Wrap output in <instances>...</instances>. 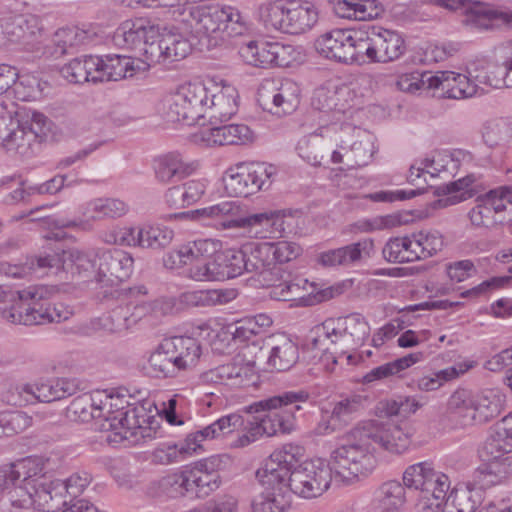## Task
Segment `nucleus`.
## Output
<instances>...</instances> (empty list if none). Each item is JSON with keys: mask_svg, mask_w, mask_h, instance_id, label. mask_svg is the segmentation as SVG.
Wrapping results in <instances>:
<instances>
[{"mask_svg": "<svg viewBox=\"0 0 512 512\" xmlns=\"http://www.w3.org/2000/svg\"><path fill=\"white\" fill-rule=\"evenodd\" d=\"M316 336L311 340L310 349L321 352L320 358L324 362L337 364L339 359L345 357L348 364H357L362 355H355L356 348L346 337L335 319H327L315 330Z\"/></svg>", "mask_w": 512, "mask_h": 512, "instance_id": "f8f14e48", "label": "nucleus"}, {"mask_svg": "<svg viewBox=\"0 0 512 512\" xmlns=\"http://www.w3.org/2000/svg\"><path fill=\"white\" fill-rule=\"evenodd\" d=\"M149 365L157 376L174 377L180 370L177 365L173 350L164 348V341L149 357Z\"/></svg>", "mask_w": 512, "mask_h": 512, "instance_id": "052dcab7", "label": "nucleus"}, {"mask_svg": "<svg viewBox=\"0 0 512 512\" xmlns=\"http://www.w3.org/2000/svg\"><path fill=\"white\" fill-rule=\"evenodd\" d=\"M465 18L462 23L481 30L492 28V21L512 22V13L490 8L481 2H469L465 8Z\"/></svg>", "mask_w": 512, "mask_h": 512, "instance_id": "e433bc0d", "label": "nucleus"}, {"mask_svg": "<svg viewBox=\"0 0 512 512\" xmlns=\"http://www.w3.org/2000/svg\"><path fill=\"white\" fill-rule=\"evenodd\" d=\"M164 348L173 350L174 358L180 370H185L197 362L201 355V346L193 337H173L164 340Z\"/></svg>", "mask_w": 512, "mask_h": 512, "instance_id": "a19ab883", "label": "nucleus"}, {"mask_svg": "<svg viewBox=\"0 0 512 512\" xmlns=\"http://www.w3.org/2000/svg\"><path fill=\"white\" fill-rule=\"evenodd\" d=\"M88 211L92 219L117 218L127 213L128 206L120 199L99 198L88 204Z\"/></svg>", "mask_w": 512, "mask_h": 512, "instance_id": "e2e57ef3", "label": "nucleus"}, {"mask_svg": "<svg viewBox=\"0 0 512 512\" xmlns=\"http://www.w3.org/2000/svg\"><path fill=\"white\" fill-rule=\"evenodd\" d=\"M503 408V397L497 391L485 390L472 395L465 389L456 390L449 398L448 410L459 418L462 426L483 424L497 417Z\"/></svg>", "mask_w": 512, "mask_h": 512, "instance_id": "6e6552de", "label": "nucleus"}, {"mask_svg": "<svg viewBox=\"0 0 512 512\" xmlns=\"http://www.w3.org/2000/svg\"><path fill=\"white\" fill-rule=\"evenodd\" d=\"M33 485L28 484L25 477L15 483L6 495L0 498V509L5 510L9 505L16 508H28L33 506L35 508L33 497Z\"/></svg>", "mask_w": 512, "mask_h": 512, "instance_id": "6e6d98bb", "label": "nucleus"}, {"mask_svg": "<svg viewBox=\"0 0 512 512\" xmlns=\"http://www.w3.org/2000/svg\"><path fill=\"white\" fill-rule=\"evenodd\" d=\"M35 136L25 130L21 125V120L12 115L7 130L0 136L1 145L9 152H14L20 156H28L32 153V145L35 143Z\"/></svg>", "mask_w": 512, "mask_h": 512, "instance_id": "4c0bfd02", "label": "nucleus"}, {"mask_svg": "<svg viewBox=\"0 0 512 512\" xmlns=\"http://www.w3.org/2000/svg\"><path fill=\"white\" fill-rule=\"evenodd\" d=\"M220 280L235 278L244 273L245 253L241 249H226L215 253Z\"/></svg>", "mask_w": 512, "mask_h": 512, "instance_id": "5fc2aeb1", "label": "nucleus"}, {"mask_svg": "<svg viewBox=\"0 0 512 512\" xmlns=\"http://www.w3.org/2000/svg\"><path fill=\"white\" fill-rule=\"evenodd\" d=\"M350 93L347 86L334 87H320L314 91L311 104L312 107L319 111L324 112H338L344 113L346 105L341 103V98H344Z\"/></svg>", "mask_w": 512, "mask_h": 512, "instance_id": "de8ad7c7", "label": "nucleus"}, {"mask_svg": "<svg viewBox=\"0 0 512 512\" xmlns=\"http://www.w3.org/2000/svg\"><path fill=\"white\" fill-rule=\"evenodd\" d=\"M476 181L473 174H469L456 181L445 183L433 188V194L440 198L433 202V208H443L458 204L471 197V185Z\"/></svg>", "mask_w": 512, "mask_h": 512, "instance_id": "c9c22d12", "label": "nucleus"}, {"mask_svg": "<svg viewBox=\"0 0 512 512\" xmlns=\"http://www.w3.org/2000/svg\"><path fill=\"white\" fill-rule=\"evenodd\" d=\"M47 82L42 81L35 75H19L13 88L15 96L21 101H35L42 97Z\"/></svg>", "mask_w": 512, "mask_h": 512, "instance_id": "bf43d9fd", "label": "nucleus"}, {"mask_svg": "<svg viewBox=\"0 0 512 512\" xmlns=\"http://www.w3.org/2000/svg\"><path fill=\"white\" fill-rule=\"evenodd\" d=\"M494 66L483 77V82L493 88H512V41L495 47Z\"/></svg>", "mask_w": 512, "mask_h": 512, "instance_id": "7c9ffc66", "label": "nucleus"}, {"mask_svg": "<svg viewBox=\"0 0 512 512\" xmlns=\"http://www.w3.org/2000/svg\"><path fill=\"white\" fill-rule=\"evenodd\" d=\"M299 86L292 80L286 79L279 86L271 84L262 85L258 90V103L272 114L283 115L293 112L299 104Z\"/></svg>", "mask_w": 512, "mask_h": 512, "instance_id": "dca6fc26", "label": "nucleus"}, {"mask_svg": "<svg viewBox=\"0 0 512 512\" xmlns=\"http://www.w3.org/2000/svg\"><path fill=\"white\" fill-rule=\"evenodd\" d=\"M195 243H205L203 246L206 252L190 258L189 276L196 281H221L216 256L214 254V243L211 240H197Z\"/></svg>", "mask_w": 512, "mask_h": 512, "instance_id": "58836bf2", "label": "nucleus"}, {"mask_svg": "<svg viewBox=\"0 0 512 512\" xmlns=\"http://www.w3.org/2000/svg\"><path fill=\"white\" fill-rule=\"evenodd\" d=\"M273 42L250 41L241 47L242 58L255 67L267 68L272 66Z\"/></svg>", "mask_w": 512, "mask_h": 512, "instance_id": "4d7b16f0", "label": "nucleus"}, {"mask_svg": "<svg viewBox=\"0 0 512 512\" xmlns=\"http://www.w3.org/2000/svg\"><path fill=\"white\" fill-rule=\"evenodd\" d=\"M444 501L448 512H478L483 507V492L480 488L467 486L447 493Z\"/></svg>", "mask_w": 512, "mask_h": 512, "instance_id": "a18cd8bd", "label": "nucleus"}, {"mask_svg": "<svg viewBox=\"0 0 512 512\" xmlns=\"http://www.w3.org/2000/svg\"><path fill=\"white\" fill-rule=\"evenodd\" d=\"M335 322L345 336L349 337L356 349L369 337L370 326L359 313H352L346 317L335 319Z\"/></svg>", "mask_w": 512, "mask_h": 512, "instance_id": "864d4df0", "label": "nucleus"}, {"mask_svg": "<svg viewBox=\"0 0 512 512\" xmlns=\"http://www.w3.org/2000/svg\"><path fill=\"white\" fill-rule=\"evenodd\" d=\"M360 407V401L356 398H344L333 403V408L329 415L340 428H344L351 423Z\"/></svg>", "mask_w": 512, "mask_h": 512, "instance_id": "774afa93", "label": "nucleus"}, {"mask_svg": "<svg viewBox=\"0 0 512 512\" xmlns=\"http://www.w3.org/2000/svg\"><path fill=\"white\" fill-rule=\"evenodd\" d=\"M38 465L35 461H31L29 457L11 464L7 469H0V498L6 495L21 477H31V473L32 476H35V473L40 471Z\"/></svg>", "mask_w": 512, "mask_h": 512, "instance_id": "3c124183", "label": "nucleus"}, {"mask_svg": "<svg viewBox=\"0 0 512 512\" xmlns=\"http://www.w3.org/2000/svg\"><path fill=\"white\" fill-rule=\"evenodd\" d=\"M173 306L172 299H157L148 303L120 306L104 319V327L112 332L128 329L146 314L152 313L155 316L165 315L172 311Z\"/></svg>", "mask_w": 512, "mask_h": 512, "instance_id": "f3484780", "label": "nucleus"}, {"mask_svg": "<svg viewBox=\"0 0 512 512\" xmlns=\"http://www.w3.org/2000/svg\"><path fill=\"white\" fill-rule=\"evenodd\" d=\"M3 32L10 42L28 45L42 36L43 26L35 15H20L8 20Z\"/></svg>", "mask_w": 512, "mask_h": 512, "instance_id": "72a5a7b5", "label": "nucleus"}, {"mask_svg": "<svg viewBox=\"0 0 512 512\" xmlns=\"http://www.w3.org/2000/svg\"><path fill=\"white\" fill-rule=\"evenodd\" d=\"M0 292V301H9L11 306L2 312L3 318L13 324L43 325L60 323L69 319L71 312L62 304H51L45 300L44 287H29L24 290Z\"/></svg>", "mask_w": 512, "mask_h": 512, "instance_id": "39448f33", "label": "nucleus"}, {"mask_svg": "<svg viewBox=\"0 0 512 512\" xmlns=\"http://www.w3.org/2000/svg\"><path fill=\"white\" fill-rule=\"evenodd\" d=\"M132 256L120 249H109L98 252V268L95 275L100 283L126 281L133 272Z\"/></svg>", "mask_w": 512, "mask_h": 512, "instance_id": "4be33fe9", "label": "nucleus"}, {"mask_svg": "<svg viewBox=\"0 0 512 512\" xmlns=\"http://www.w3.org/2000/svg\"><path fill=\"white\" fill-rule=\"evenodd\" d=\"M506 455L504 451H502L501 446L497 442H495V437H491L490 435L485 440L481 450L480 456L486 464H483L477 471L479 474L478 477L483 475L484 477L490 476L494 477V479L489 480V483H495L500 481L507 474V467L505 465H501L498 460L503 459L507 461L509 458L503 456Z\"/></svg>", "mask_w": 512, "mask_h": 512, "instance_id": "ea45409f", "label": "nucleus"}, {"mask_svg": "<svg viewBox=\"0 0 512 512\" xmlns=\"http://www.w3.org/2000/svg\"><path fill=\"white\" fill-rule=\"evenodd\" d=\"M144 412L143 406H131L128 404L126 408L114 411L112 416H108L107 420L118 421V425L122 430L119 434L127 439L130 436H136L140 424L138 422V413Z\"/></svg>", "mask_w": 512, "mask_h": 512, "instance_id": "680f3d73", "label": "nucleus"}, {"mask_svg": "<svg viewBox=\"0 0 512 512\" xmlns=\"http://www.w3.org/2000/svg\"><path fill=\"white\" fill-rule=\"evenodd\" d=\"M332 473H334L336 481H340L346 485L350 484L336 476L333 465V452L331 453L329 464L321 459L303 461L297 466V469L290 473V477L287 478L289 502L291 501L290 492L304 498H315L322 495L330 486Z\"/></svg>", "mask_w": 512, "mask_h": 512, "instance_id": "1a4fd4ad", "label": "nucleus"}, {"mask_svg": "<svg viewBox=\"0 0 512 512\" xmlns=\"http://www.w3.org/2000/svg\"><path fill=\"white\" fill-rule=\"evenodd\" d=\"M243 417L239 414L232 413L223 416L212 424L187 435L184 443L165 444L153 452V461L159 464L167 465L183 460L187 455L196 453L202 449L201 442L206 439H216L221 436L232 433L239 427L243 426Z\"/></svg>", "mask_w": 512, "mask_h": 512, "instance_id": "0eeeda50", "label": "nucleus"}, {"mask_svg": "<svg viewBox=\"0 0 512 512\" xmlns=\"http://www.w3.org/2000/svg\"><path fill=\"white\" fill-rule=\"evenodd\" d=\"M276 171L274 165L265 162L241 163L236 172L224 178L225 190L234 197H248L268 189Z\"/></svg>", "mask_w": 512, "mask_h": 512, "instance_id": "9b49d317", "label": "nucleus"}, {"mask_svg": "<svg viewBox=\"0 0 512 512\" xmlns=\"http://www.w3.org/2000/svg\"><path fill=\"white\" fill-rule=\"evenodd\" d=\"M96 33L77 26L62 27L55 31L48 43L42 47V56L58 59L73 54L79 48L94 41Z\"/></svg>", "mask_w": 512, "mask_h": 512, "instance_id": "aec40b11", "label": "nucleus"}, {"mask_svg": "<svg viewBox=\"0 0 512 512\" xmlns=\"http://www.w3.org/2000/svg\"><path fill=\"white\" fill-rule=\"evenodd\" d=\"M175 218L216 220L224 229L242 228L249 237L266 238L270 229L280 218L279 211H265L248 216L240 215V206L235 201H224L219 204L188 212L175 213Z\"/></svg>", "mask_w": 512, "mask_h": 512, "instance_id": "423d86ee", "label": "nucleus"}, {"mask_svg": "<svg viewBox=\"0 0 512 512\" xmlns=\"http://www.w3.org/2000/svg\"><path fill=\"white\" fill-rule=\"evenodd\" d=\"M79 388V382L76 379L69 378L56 379L35 385L23 384L16 387L20 400L14 404L50 403L75 394Z\"/></svg>", "mask_w": 512, "mask_h": 512, "instance_id": "a211bd4d", "label": "nucleus"}, {"mask_svg": "<svg viewBox=\"0 0 512 512\" xmlns=\"http://www.w3.org/2000/svg\"><path fill=\"white\" fill-rule=\"evenodd\" d=\"M302 457L303 448L291 443L270 455L265 466L256 472L257 494L251 502L254 512H283L289 507L287 478L302 463Z\"/></svg>", "mask_w": 512, "mask_h": 512, "instance_id": "f03ea898", "label": "nucleus"}, {"mask_svg": "<svg viewBox=\"0 0 512 512\" xmlns=\"http://www.w3.org/2000/svg\"><path fill=\"white\" fill-rule=\"evenodd\" d=\"M153 168L157 181L169 184L188 177L196 166L185 159L181 153L173 151L156 157Z\"/></svg>", "mask_w": 512, "mask_h": 512, "instance_id": "bb28decb", "label": "nucleus"}, {"mask_svg": "<svg viewBox=\"0 0 512 512\" xmlns=\"http://www.w3.org/2000/svg\"><path fill=\"white\" fill-rule=\"evenodd\" d=\"M318 21L316 6L307 0H288L285 33L300 35L311 30Z\"/></svg>", "mask_w": 512, "mask_h": 512, "instance_id": "cd10ccee", "label": "nucleus"}, {"mask_svg": "<svg viewBox=\"0 0 512 512\" xmlns=\"http://www.w3.org/2000/svg\"><path fill=\"white\" fill-rule=\"evenodd\" d=\"M287 1L266 2L258 8V18L267 31L285 33Z\"/></svg>", "mask_w": 512, "mask_h": 512, "instance_id": "09e8293b", "label": "nucleus"}, {"mask_svg": "<svg viewBox=\"0 0 512 512\" xmlns=\"http://www.w3.org/2000/svg\"><path fill=\"white\" fill-rule=\"evenodd\" d=\"M190 14L195 21L196 32L207 39L208 46L223 42L229 26L240 24L241 21L240 12L236 8L219 4L196 6Z\"/></svg>", "mask_w": 512, "mask_h": 512, "instance_id": "9d476101", "label": "nucleus"}, {"mask_svg": "<svg viewBox=\"0 0 512 512\" xmlns=\"http://www.w3.org/2000/svg\"><path fill=\"white\" fill-rule=\"evenodd\" d=\"M375 253L374 240L364 238L358 242L322 252L318 261L324 267H351L372 258Z\"/></svg>", "mask_w": 512, "mask_h": 512, "instance_id": "412c9836", "label": "nucleus"}, {"mask_svg": "<svg viewBox=\"0 0 512 512\" xmlns=\"http://www.w3.org/2000/svg\"><path fill=\"white\" fill-rule=\"evenodd\" d=\"M160 36L159 27L146 18L129 19L122 22L113 34V42L122 49L135 51L141 62H150L148 46L156 45Z\"/></svg>", "mask_w": 512, "mask_h": 512, "instance_id": "4468645a", "label": "nucleus"}, {"mask_svg": "<svg viewBox=\"0 0 512 512\" xmlns=\"http://www.w3.org/2000/svg\"><path fill=\"white\" fill-rule=\"evenodd\" d=\"M351 33L337 29L325 33L316 40L317 51L328 59L341 63H349Z\"/></svg>", "mask_w": 512, "mask_h": 512, "instance_id": "f704fd0d", "label": "nucleus"}, {"mask_svg": "<svg viewBox=\"0 0 512 512\" xmlns=\"http://www.w3.org/2000/svg\"><path fill=\"white\" fill-rule=\"evenodd\" d=\"M423 358V352H415L375 367L363 376V383L369 384L398 375L400 372L421 361Z\"/></svg>", "mask_w": 512, "mask_h": 512, "instance_id": "49530a36", "label": "nucleus"}, {"mask_svg": "<svg viewBox=\"0 0 512 512\" xmlns=\"http://www.w3.org/2000/svg\"><path fill=\"white\" fill-rule=\"evenodd\" d=\"M372 44L376 63L387 64L398 60L406 52L403 35L396 30L372 25Z\"/></svg>", "mask_w": 512, "mask_h": 512, "instance_id": "a878e982", "label": "nucleus"}, {"mask_svg": "<svg viewBox=\"0 0 512 512\" xmlns=\"http://www.w3.org/2000/svg\"><path fill=\"white\" fill-rule=\"evenodd\" d=\"M435 74L429 71L411 72L401 75L397 81V86L401 91L416 93L422 89H436L437 83L434 81Z\"/></svg>", "mask_w": 512, "mask_h": 512, "instance_id": "69168bd1", "label": "nucleus"}, {"mask_svg": "<svg viewBox=\"0 0 512 512\" xmlns=\"http://www.w3.org/2000/svg\"><path fill=\"white\" fill-rule=\"evenodd\" d=\"M404 485L419 490L421 497L430 502V505L439 507L450 490V481L446 474L436 471L431 462H420L410 465L403 474Z\"/></svg>", "mask_w": 512, "mask_h": 512, "instance_id": "ddd939ff", "label": "nucleus"}, {"mask_svg": "<svg viewBox=\"0 0 512 512\" xmlns=\"http://www.w3.org/2000/svg\"><path fill=\"white\" fill-rule=\"evenodd\" d=\"M97 66L98 69L95 73L97 76H94L97 83L130 78L138 72H145L149 69L147 62L116 54L107 55L105 58L101 57V62Z\"/></svg>", "mask_w": 512, "mask_h": 512, "instance_id": "b1692460", "label": "nucleus"}, {"mask_svg": "<svg viewBox=\"0 0 512 512\" xmlns=\"http://www.w3.org/2000/svg\"><path fill=\"white\" fill-rule=\"evenodd\" d=\"M310 396L304 389L285 391L246 407L248 414H255L253 420H248L253 440L258 435L270 437L279 432L290 433L294 429L296 413L303 409L302 405L309 401Z\"/></svg>", "mask_w": 512, "mask_h": 512, "instance_id": "20e7f679", "label": "nucleus"}, {"mask_svg": "<svg viewBox=\"0 0 512 512\" xmlns=\"http://www.w3.org/2000/svg\"><path fill=\"white\" fill-rule=\"evenodd\" d=\"M434 81L437 83V90L441 91L439 97L448 99L470 98L475 96L479 89L478 84L468 76L452 71L436 72Z\"/></svg>", "mask_w": 512, "mask_h": 512, "instance_id": "c756f323", "label": "nucleus"}, {"mask_svg": "<svg viewBox=\"0 0 512 512\" xmlns=\"http://www.w3.org/2000/svg\"><path fill=\"white\" fill-rule=\"evenodd\" d=\"M98 253L84 252L78 249L62 250V269L72 275L88 277L97 274Z\"/></svg>", "mask_w": 512, "mask_h": 512, "instance_id": "37998d69", "label": "nucleus"}, {"mask_svg": "<svg viewBox=\"0 0 512 512\" xmlns=\"http://www.w3.org/2000/svg\"><path fill=\"white\" fill-rule=\"evenodd\" d=\"M101 62V57L98 56H84L83 58H75L69 63L65 64L61 70V75L70 83H84L93 82L97 83L94 76H97L98 66Z\"/></svg>", "mask_w": 512, "mask_h": 512, "instance_id": "79ce46f5", "label": "nucleus"}, {"mask_svg": "<svg viewBox=\"0 0 512 512\" xmlns=\"http://www.w3.org/2000/svg\"><path fill=\"white\" fill-rule=\"evenodd\" d=\"M186 469L152 481L146 487V495L153 499L192 498Z\"/></svg>", "mask_w": 512, "mask_h": 512, "instance_id": "c85d7f7f", "label": "nucleus"}, {"mask_svg": "<svg viewBox=\"0 0 512 512\" xmlns=\"http://www.w3.org/2000/svg\"><path fill=\"white\" fill-rule=\"evenodd\" d=\"M177 93L182 101L186 102V113H190V119L198 123L200 119L206 117V105L209 97L203 84L188 83L182 85L178 88Z\"/></svg>", "mask_w": 512, "mask_h": 512, "instance_id": "c03bdc74", "label": "nucleus"}, {"mask_svg": "<svg viewBox=\"0 0 512 512\" xmlns=\"http://www.w3.org/2000/svg\"><path fill=\"white\" fill-rule=\"evenodd\" d=\"M268 242L260 244H246L241 252L245 253L244 272L257 275L262 285L270 287L269 296L278 301L304 300L307 291L308 280L301 277H293L283 271L270 258Z\"/></svg>", "mask_w": 512, "mask_h": 512, "instance_id": "7ed1b4c3", "label": "nucleus"}, {"mask_svg": "<svg viewBox=\"0 0 512 512\" xmlns=\"http://www.w3.org/2000/svg\"><path fill=\"white\" fill-rule=\"evenodd\" d=\"M150 48L149 68L155 64H171L186 58L191 50L189 40L175 27H165L157 38L156 45Z\"/></svg>", "mask_w": 512, "mask_h": 512, "instance_id": "6ab92c4d", "label": "nucleus"}, {"mask_svg": "<svg viewBox=\"0 0 512 512\" xmlns=\"http://www.w3.org/2000/svg\"><path fill=\"white\" fill-rule=\"evenodd\" d=\"M379 512H400L405 503V487L395 480L383 483L378 489Z\"/></svg>", "mask_w": 512, "mask_h": 512, "instance_id": "8fccbe9b", "label": "nucleus"}, {"mask_svg": "<svg viewBox=\"0 0 512 512\" xmlns=\"http://www.w3.org/2000/svg\"><path fill=\"white\" fill-rule=\"evenodd\" d=\"M238 91L234 86L223 85L211 95L210 106L206 105V116L212 125L228 121L238 111Z\"/></svg>", "mask_w": 512, "mask_h": 512, "instance_id": "473e14b6", "label": "nucleus"}, {"mask_svg": "<svg viewBox=\"0 0 512 512\" xmlns=\"http://www.w3.org/2000/svg\"><path fill=\"white\" fill-rule=\"evenodd\" d=\"M255 366L243 358H235L232 362L220 365L204 374L209 382L226 383L237 387L254 384Z\"/></svg>", "mask_w": 512, "mask_h": 512, "instance_id": "393cba45", "label": "nucleus"}, {"mask_svg": "<svg viewBox=\"0 0 512 512\" xmlns=\"http://www.w3.org/2000/svg\"><path fill=\"white\" fill-rule=\"evenodd\" d=\"M409 429L390 420H369L358 423L342 438L333 451L336 476L346 483L367 478L377 467L372 444L392 455H402L411 445Z\"/></svg>", "mask_w": 512, "mask_h": 512, "instance_id": "f257e3e1", "label": "nucleus"}, {"mask_svg": "<svg viewBox=\"0 0 512 512\" xmlns=\"http://www.w3.org/2000/svg\"><path fill=\"white\" fill-rule=\"evenodd\" d=\"M351 52L349 63L364 62V58L370 63H376L375 50L372 44V25H365L363 29L351 34Z\"/></svg>", "mask_w": 512, "mask_h": 512, "instance_id": "603ef678", "label": "nucleus"}, {"mask_svg": "<svg viewBox=\"0 0 512 512\" xmlns=\"http://www.w3.org/2000/svg\"><path fill=\"white\" fill-rule=\"evenodd\" d=\"M32 418L22 411L0 413V438L21 433L31 426Z\"/></svg>", "mask_w": 512, "mask_h": 512, "instance_id": "338daca9", "label": "nucleus"}, {"mask_svg": "<svg viewBox=\"0 0 512 512\" xmlns=\"http://www.w3.org/2000/svg\"><path fill=\"white\" fill-rule=\"evenodd\" d=\"M201 137L209 146L241 145L252 140L253 132L245 124H228L204 129Z\"/></svg>", "mask_w": 512, "mask_h": 512, "instance_id": "2f4dec72", "label": "nucleus"}, {"mask_svg": "<svg viewBox=\"0 0 512 512\" xmlns=\"http://www.w3.org/2000/svg\"><path fill=\"white\" fill-rule=\"evenodd\" d=\"M35 461L40 471L35 476L27 477L28 484L33 485V497L35 508L43 512H55L61 506L67 505V488L62 480L53 479L45 470L44 461L41 458H31Z\"/></svg>", "mask_w": 512, "mask_h": 512, "instance_id": "2eb2a0df", "label": "nucleus"}, {"mask_svg": "<svg viewBox=\"0 0 512 512\" xmlns=\"http://www.w3.org/2000/svg\"><path fill=\"white\" fill-rule=\"evenodd\" d=\"M298 155L307 163L313 166H319L322 163L324 154L329 150L324 149V142L317 135L303 137L297 144Z\"/></svg>", "mask_w": 512, "mask_h": 512, "instance_id": "0e129e2a", "label": "nucleus"}, {"mask_svg": "<svg viewBox=\"0 0 512 512\" xmlns=\"http://www.w3.org/2000/svg\"><path fill=\"white\" fill-rule=\"evenodd\" d=\"M261 350L267 356V366L278 372L291 369L299 359L297 344L285 334L267 337Z\"/></svg>", "mask_w": 512, "mask_h": 512, "instance_id": "5701e85b", "label": "nucleus"}, {"mask_svg": "<svg viewBox=\"0 0 512 512\" xmlns=\"http://www.w3.org/2000/svg\"><path fill=\"white\" fill-rule=\"evenodd\" d=\"M192 498H204L217 490L221 485L219 474L203 473L201 470L186 469Z\"/></svg>", "mask_w": 512, "mask_h": 512, "instance_id": "13d9d810", "label": "nucleus"}]
</instances>
